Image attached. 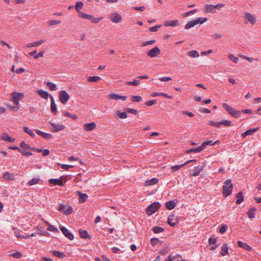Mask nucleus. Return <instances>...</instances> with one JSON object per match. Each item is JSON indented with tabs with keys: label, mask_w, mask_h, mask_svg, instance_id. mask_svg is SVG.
Wrapping results in <instances>:
<instances>
[{
	"label": "nucleus",
	"mask_w": 261,
	"mask_h": 261,
	"mask_svg": "<svg viewBox=\"0 0 261 261\" xmlns=\"http://www.w3.org/2000/svg\"><path fill=\"white\" fill-rule=\"evenodd\" d=\"M101 19H102L101 17L95 18L93 16L91 15V17H90V18L89 20H90L92 22L96 23H98V22H99L100 20Z\"/></svg>",
	"instance_id": "53"
},
{
	"label": "nucleus",
	"mask_w": 261,
	"mask_h": 261,
	"mask_svg": "<svg viewBox=\"0 0 261 261\" xmlns=\"http://www.w3.org/2000/svg\"><path fill=\"white\" fill-rule=\"evenodd\" d=\"M233 185L231 180L229 179H227L223 184L222 193L224 197H227L230 195L232 192Z\"/></svg>",
	"instance_id": "1"
},
{
	"label": "nucleus",
	"mask_w": 261,
	"mask_h": 261,
	"mask_svg": "<svg viewBox=\"0 0 261 261\" xmlns=\"http://www.w3.org/2000/svg\"><path fill=\"white\" fill-rule=\"evenodd\" d=\"M161 206V204L158 202H154L149 205L146 209V213L148 215L154 213Z\"/></svg>",
	"instance_id": "4"
},
{
	"label": "nucleus",
	"mask_w": 261,
	"mask_h": 261,
	"mask_svg": "<svg viewBox=\"0 0 261 261\" xmlns=\"http://www.w3.org/2000/svg\"><path fill=\"white\" fill-rule=\"evenodd\" d=\"M1 139L8 142H14L15 139L10 137L7 134L5 133L2 135Z\"/></svg>",
	"instance_id": "21"
},
{
	"label": "nucleus",
	"mask_w": 261,
	"mask_h": 261,
	"mask_svg": "<svg viewBox=\"0 0 261 261\" xmlns=\"http://www.w3.org/2000/svg\"><path fill=\"white\" fill-rule=\"evenodd\" d=\"M109 97L111 99H115V100L121 99L123 101H125L127 99L126 96L120 95H119L118 94H116V93L110 94L109 95Z\"/></svg>",
	"instance_id": "16"
},
{
	"label": "nucleus",
	"mask_w": 261,
	"mask_h": 261,
	"mask_svg": "<svg viewBox=\"0 0 261 261\" xmlns=\"http://www.w3.org/2000/svg\"><path fill=\"white\" fill-rule=\"evenodd\" d=\"M237 197L238 198V199L236 201V203L237 204H240L243 201L244 199L243 193L242 192H239L237 195Z\"/></svg>",
	"instance_id": "39"
},
{
	"label": "nucleus",
	"mask_w": 261,
	"mask_h": 261,
	"mask_svg": "<svg viewBox=\"0 0 261 261\" xmlns=\"http://www.w3.org/2000/svg\"><path fill=\"white\" fill-rule=\"evenodd\" d=\"M77 194L79 196V202L84 203L88 198V195L86 194L82 193L80 191H77Z\"/></svg>",
	"instance_id": "20"
},
{
	"label": "nucleus",
	"mask_w": 261,
	"mask_h": 261,
	"mask_svg": "<svg viewBox=\"0 0 261 261\" xmlns=\"http://www.w3.org/2000/svg\"><path fill=\"white\" fill-rule=\"evenodd\" d=\"M207 21L206 18L199 17L196 19L189 21L185 26V28L187 30L189 29L196 24L200 23L202 24L204 22Z\"/></svg>",
	"instance_id": "2"
},
{
	"label": "nucleus",
	"mask_w": 261,
	"mask_h": 261,
	"mask_svg": "<svg viewBox=\"0 0 261 261\" xmlns=\"http://www.w3.org/2000/svg\"><path fill=\"white\" fill-rule=\"evenodd\" d=\"M13 232H14L15 236L17 238H21V235H20V233H19V229H18L16 227H13Z\"/></svg>",
	"instance_id": "57"
},
{
	"label": "nucleus",
	"mask_w": 261,
	"mask_h": 261,
	"mask_svg": "<svg viewBox=\"0 0 261 261\" xmlns=\"http://www.w3.org/2000/svg\"><path fill=\"white\" fill-rule=\"evenodd\" d=\"M47 85L51 90H55L56 89V85L51 82H47Z\"/></svg>",
	"instance_id": "55"
},
{
	"label": "nucleus",
	"mask_w": 261,
	"mask_h": 261,
	"mask_svg": "<svg viewBox=\"0 0 261 261\" xmlns=\"http://www.w3.org/2000/svg\"><path fill=\"white\" fill-rule=\"evenodd\" d=\"M231 122L230 121H228L227 120H223L220 122V125L223 124L227 126H229L231 125Z\"/></svg>",
	"instance_id": "60"
},
{
	"label": "nucleus",
	"mask_w": 261,
	"mask_h": 261,
	"mask_svg": "<svg viewBox=\"0 0 261 261\" xmlns=\"http://www.w3.org/2000/svg\"><path fill=\"white\" fill-rule=\"evenodd\" d=\"M37 53V50H35L32 52H30L29 53V55L30 56H34V58L35 59H37L39 57H43L44 54V51H41L39 53V54L37 55L36 54Z\"/></svg>",
	"instance_id": "26"
},
{
	"label": "nucleus",
	"mask_w": 261,
	"mask_h": 261,
	"mask_svg": "<svg viewBox=\"0 0 261 261\" xmlns=\"http://www.w3.org/2000/svg\"><path fill=\"white\" fill-rule=\"evenodd\" d=\"M245 18L246 21L249 22L252 25H254L256 22L255 17L248 12L245 13Z\"/></svg>",
	"instance_id": "13"
},
{
	"label": "nucleus",
	"mask_w": 261,
	"mask_h": 261,
	"mask_svg": "<svg viewBox=\"0 0 261 261\" xmlns=\"http://www.w3.org/2000/svg\"><path fill=\"white\" fill-rule=\"evenodd\" d=\"M204 167L205 165L204 163L195 167L194 169L192 170V172H190V174L193 176H197L200 174V173L204 169Z\"/></svg>",
	"instance_id": "8"
},
{
	"label": "nucleus",
	"mask_w": 261,
	"mask_h": 261,
	"mask_svg": "<svg viewBox=\"0 0 261 261\" xmlns=\"http://www.w3.org/2000/svg\"><path fill=\"white\" fill-rule=\"evenodd\" d=\"M227 228V226L226 225H223L219 228V232L221 233H224V232H226Z\"/></svg>",
	"instance_id": "63"
},
{
	"label": "nucleus",
	"mask_w": 261,
	"mask_h": 261,
	"mask_svg": "<svg viewBox=\"0 0 261 261\" xmlns=\"http://www.w3.org/2000/svg\"><path fill=\"white\" fill-rule=\"evenodd\" d=\"M179 25V23L178 20H168L165 22L164 23V25L165 27H177Z\"/></svg>",
	"instance_id": "19"
},
{
	"label": "nucleus",
	"mask_w": 261,
	"mask_h": 261,
	"mask_svg": "<svg viewBox=\"0 0 261 261\" xmlns=\"http://www.w3.org/2000/svg\"><path fill=\"white\" fill-rule=\"evenodd\" d=\"M158 181V180L154 178H152L150 180H146V184L147 185H154L155 184H156Z\"/></svg>",
	"instance_id": "46"
},
{
	"label": "nucleus",
	"mask_w": 261,
	"mask_h": 261,
	"mask_svg": "<svg viewBox=\"0 0 261 261\" xmlns=\"http://www.w3.org/2000/svg\"><path fill=\"white\" fill-rule=\"evenodd\" d=\"M159 241V240L158 238H152L150 240V243L151 244V245L152 246H155V245H156L158 243Z\"/></svg>",
	"instance_id": "64"
},
{
	"label": "nucleus",
	"mask_w": 261,
	"mask_h": 261,
	"mask_svg": "<svg viewBox=\"0 0 261 261\" xmlns=\"http://www.w3.org/2000/svg\"><path fill=\"white\" fill-rule=\"evenodd\" d=\"M53 254L54 256L58 257L61 258H63L66 256L65 254H64L63 252H60V251H53Z\"/></svg>",
	"instance_id": "37"
},
{
	"label": "nucleus",
	"mask_w": 261,
	"mask_h": 261,
	"mask_svg": "<svg viewBox=\"0 0 261 261\" xmlns=\"http://www.w3.org/2000/svg\"><path fill=\"white\" fill-rule=\"evenodd\" d=\"M3 178L7 180H13L14 179V175L9 172H5L3 175Z\"/></svg>",
	"instance_id": "35"
},
{
	"label": "nucleus",
	"mask_w": 261,
	"mask_h": 261,
	"mask_svg": "<svg viewBox=\"0 0 261 261\" xmlns=\"http://www.w3.org/2000/svg\"><path fill=\"white\" fill-rule=\"evenodd\" d=\"M20 146L21 147L25 149H29L30 148H31L30 145L26 144L24 141L21 142Z\"/></svg>",
	"instance_id": "56"
},
{
	"label": "nucleus",
	"mask_w": 261,
	"mask_h": 261,
	"mask_svg": "<svg viewBox=\"0 0 261 261\" xmlns=\"http://www.w3.org/2000/svg\"><path fill=\"white\" fill-rule=\"evenodd\" d=\"M79 232L81 238H84V239H88V238L90 239V236L88 234V233L86 230L82 229H79Z\"/></svg>",
	"instance_id": "28"
},
{
	"label": "nucleus",
	"mask_w": 261,
	"mask_h": 261,
	"mask_svg": "<svg viewBox=\"0 0 261 261\" xmlns=\"http://www.w3.org/2000/svg\"><path fill=\"white\" fill-rule=\"evenodd\" d=\"M223 107L225 109V110L229 113L232 116L239 118L240 117L241 112L238 110H235L232 107L229 106L226 103L223 104Z\"/></svg>",
	"instance_id": "3"
},
{
	"label": "nucleus",
	"mask_w": 261,
	"mask_h": 261,
	"mask_svg": "<svg viewBox=\"0 0 261 261\" xmlns=\"http://www.w3.org/2000/svg\"><path fill=\"white\" fill-rule=\"evenodd\" d=\"M36 131L38 135L41 136L44 139H46L47 140H50L52 138V135L50 134L42 132L38 129L36 130Z\"/></svg>",
	"instance_id": "22"
},
{
	"label": "nucleus",
	"mask_w": 261,
	"mask_h": 261,
	"mask_svg": "<svg viewBox=\"0 0 261 261\" xmlns=\"http://www.w3.org/2000/svg\"><path fill=\"white\" fill-rule=\"evenodd\" d=\"M38 94L42 98L44 99H47L49 96V93L43 90H39L37 91Z\"/></svg>",
	"instance_id": "30"
},
{
	"label": "nucleus",
	"mask_w": 261,
	"mask_h": 261,
	"mask_svg": "<svg viewBox=\"0 0 261 261\" xmlns=\"http://www.w3.org/2000/svg\"><path fill=\"white\" fill-rule=\"evenodd\" d=\"M96 126L95 122H91L86 123L84 125V129L86 131H91L94 129Z\"/></svg>",
	"instance_id": "18"
},
{
	"label": "nucleus",
	"mask_w": 261,
	"mask_h": 261,
	"mask_svg": "<svg viewBox=\"0 0 261 261\" xmlns=\"http://www.w3.org/2000/svg\"><path fill=\"white\" fill-rule=\"evenodd\" d=\"M167 223L171 226H174L178 224V220L173 215H170L168 218Z\"/></svg>",
	"instance_id": "11"
},
{
	"label": "nucleus",
	"mask_w": 261,
	"mask_h": 261,
	"mask_svg": "<svg viewBox=\"0 0 261 261\" xmlns=\"http://www.w3.org/2000/svg\"><path fill=\"white\" fill-rule=\"evenodd\" d=\"M117 114L121 119H125L127 117V114L125 112H121L120 111H117Z\"/></svg>",
	"instance_id": "47"
},
{
	"label": "nucleus",
	"mask_w": 261,
	"mask_h": 261,
	"mask_svg": "<svg viewBox=\"0 0 261 261\" xmlns=\"http://www.w3.org/2000/svg\"><path fill=\"white\" fill-rule=\"evenodd\" d=\"M44 41H45L44 40H40L38 41H36L31 43H28L25 45V46L27 47H32L34 46H39L43 43Z\"/></svg>",
	"instance_id": "25"
},
{
	"label": "nucleus",
	"mask_w": 261,
	"mask_h": 261,
	"mask_svg": "<svg viewBox=\"0 0 261 261\" xmlns=\"http://www.w3.org/2000/svg\"><path fill=\"white\" fill-rule=\"evenodd\" d=\"M101 78L99 76H89L88 79V81L90 82H97Z\"/></svg>",
	"instance_id": "45"
},
{
	"label": "nucleus",
	"mask_w": 261,
	"mask_h": 261,
	"mask_svg": "<svg viewBox=\"0 0 261 261\" xmlns=\"http://www.w3.org/2000/svg\"><path fill=\"white\" fill-rule=\"evenodd\" d=\"M110 19L114 23H119L121 21L122 17L119 14L115 13L110 16Z\"/></svg>",
	"instance_id": "14"
},
{
	"label": "nucleus",
	"mask_w": 261,
	"mask_h": 261,
	"mask_svg": "<svg viewBox=\"0 0 261 261\" xmlns=\"http://www.w3.org/2000/svg\"><path fill=\"white\" fill-rule=\"evenodd\" d=\"M65 178L64 176H62L60 179H50L49 180V182L50 184H53L54 185H59L60 186H62L63 185V182L62 180Z\"/></svg>",
	"instance_id": "17"
},
{
	"label": "nucleus",
	"mask_w": 261,
	"mask_h": 261,
	"mask_svg": "<svg viewBox=\"0 0 261 261\" xmlns=\"http://www.w3.org/2000/svg\"><path fill=\"white\" fill-rule=\"evenodd\" d=\"M83 3L82 2L79 1L76 3L75 7L76 10L79 13V14H80V12H81L80 11V10L83 8Z\"/></svg>",
	"instance_id": "41"
},
{
	"label": "nucleus",
	"mask_w": 261,
	"mask_h": 261,
	"mask_svg": "<svg viewBox=\"0 0 261 261\" xmlns=\"http://www.w3.org/2000/svg\"><path fill=\"white\" fill-rule=\"evenodd\" d=\"M59 97L60 101L64 105H65L69 99V95L65 90H61Z\"/></svg>",
	"instance_id": "7"
},
{
	"label": "nucleus",
	"mask_w": 261,
	"mask_h": 261,
	"mask_svg": "<svg viewBox=\"0 0 261 261\" xmlns=\"http://www.w3.org/2000/svg\"><path fill=\"white\" fill-rule=\"evenodd\" d=\"M23 131L33 137H34L35 136V135L33 133V132L30 128H29L28 127H27V126L24 127Z\"/></svg>",
	"instance_id": "42"
},
{
	"label": "nucleus",
	"mask_w": 261,
	"mask_h": 261,
	"mask_svg": "<svg viewBox=\"0 0 261 261\" xmlns=\"http://www.w3.org/2000/svg\"><path fill=\"white\" fill-rule=\"evenodd\" d=\"M142 98L140 96H132V101L133 102H140L142 100Z\"/></svg>",
	"instance_id": "58"
},
{
	"label": "nucleus",
	"mask_w": 261,
	"mask_h": 261,
	"mask_svg": "<svg viewBox=\"0 0 261 261\" xmlns=\"http://www.w3.org/2000/svg\"><path fill=\"white\" fill-rule=\"evenodd\" d=\"M58 165L61 166V168L63 169H64L65 170H68L69 168H71L74 167L73 165H70L61 164L60 163H58Z\"/></svg>",
	"instance_id": "50"
},
{
	"label": "nucleus",
	"mask_w": 261,
	"mask_h": 261,
	"mask_svg": "<svg viewBox=\"0 0 261 261\" xmlns=\"http://www.w3.org/2000/svg\"><path fill=\"white\" fill-rule=\"evenodd\" d=\"M50 98H51V111L53 112H54L55 114H56V112H57V108H56V104L55 103V100H54V99L53 97L51 95H50Z\"/></svg>",
	"instance_id": "36"
},
{
	"label": "nucleus",
	"mask_w": 261,
	"mask_h": 261,
	"mask_svg": "<svg viewBox=\"0 0 261 261\" xmlns=\"http://www.w3.org/2000/svg\"><path fill=\"white\" fill-rule=\"evenodd\" d=\"M23 97V94L22 93L14 92L11 94V100L16 105L19 104V100H21Z\"/></svg>",
	"instance_id": "5"
},
{
	"label": "nucleus",
	"mask_w": 261,
	"mask_h": 261,
	"mask_svg": "<svg viewBox=\"0 0 261 261\" xmlns=\"http://www.w3.org/2000/svg\"><path fill=\"white\" fill-rule=\"evenodd\" d=\"M202 150H203V147L201 145H200L199 146L197 147L196 148L188 150L186 152L188 153H192V152L196 153V152H199L201 151H202Z\"/></svg>",
	"instance_id": "29"
},
{
	"label": "nucleus",
	"mask_w": 261,
	"mask_h": 261,
	"mask_svg": "<svg viewBox=\"0 0 261 261\" xmlns=\"http://www.w3.org/2000/svg\"><path fill=\"white\" fill-rule=\"evenodd\" d=\"M203 10L205 13H215L216 12V10H214L213 5L210 4H206L204 5Z\"/></svg>",
	"instance_id": "15"
},
{
	"label": "nucleus",
	"mask_w": 261,
	"mask_h": 261,
	"mask_svg": "<svg viewBox=\"0 0 261 261\" xmlns=\"http://www.w3.org/2000/svg\"><path fill=\"white\" fill-rule=\"evenodd\" d=\"M60 229L63 234L70 240H73L74 239L73 235L65 227L60 226Z\"/></svg>",
	"instance_id": "10"
},
{
	"label": "nucleus",
	"mask_w": 261,
	"mask_h": 261,
	"mask_svg": "<svg viewBox=\"0 0 261 261\" xmlns=\"http://www.w3.org/2000/svg\"><path fill=\"white\" fill-rule=\"evenodd\" d=\"M221 254L223 256L228 254V247L226 244L222 246Z\"/></svg>",
	"instance_id": "31"
},
{
	"label": "nucleus",
	"mask_w": 261,
	"mask_h": 261,
	"mask_svg": "<svg viewBox=\"0 0 261 261\" xmlns=\"http://www.w3.org/2000/svg\"><path fill=\"white\" fill-rule=\"evenodd\" d=\"M47 230L50 231H53V232H59V231L58 230V229L55 227L54 226L50 224L48 226V228H47Z\"/></svg>",
	"instance_id": "51"
},
{
	"label": "nucleus",
	"mask_w": 261,
	"mask_h": 261,
	"mask_svg": "<svg viewBox=\"0 0 261 261\" xmlns=\"http://www.w3.org/2000/svg\"><path fill=\"white\" fill-rule=\"evenodd\" d=\"M256 211V208L254 207L251 208L248 212L247 215L249 218H254L255 217V212Z\"/></svg>",
	"instance_id": "34"
},
{
	"label": "nucleus",
	"mask_w": 261,
	"mask_h": 261,
	"mask_svg": "<svg viewBox=\"0 0 261 261\" xmlns=\"http://www.w3.org/2000/svg\"><path fill=\"white\" fill-rule=\"evenodd\" d=\"M79 15L82 18H84L88 20L90 19L91 17V15L87 14L83 12H80Z\"/></svg>",
	"instance_id": "49"
},
{
	"label": "nucleus",
	"mask_w": 261,
	"mask_h": 261,
	"mask_svg": "<svg viewBox=\"0 0 261 261\" xmlns=\"http://www.w3.org/2000/svg\"><path fill=\"white\" fill-rule=\"evenodd\" d=\"M165 206L167 209L171 210L175 207V203L173 201H168L166 202Z\"/></svg>",
	"instance_id": "33"
},
{
	"label": "nucleus",
	"mask_w": 261,
	"mask_h": 261,
	"mask_svg": "<svg viewBox=\"0 0 261 261\" xmlns=\"http://www.w3.org/2000/svg\"><path fill=\"white\" fill-rule=\"evenodd\" d=\"M257 129H258V128L249 129V130L246 131L245 132L243 133L242 134V136L243 137L245 138L248 135H251L253 133H255Z\"/></svg>",
	"instance_id": "32"
},
{
	"label": "nucleus",
	"mask_w": 261,
	"mask_h": 261,
	"mask_svg": "<svg viewBox=\"0 0 261 261\" xmlns=\"http://www.w3.org/2000/svg\"><path fill=\"white\" fill-rule=\"evenodd\" d=\"M164 261H185L180 256L169 255Z\"/></svg>",
	"instance_id": "23"
},
{
	"label": "nucleus",
	"mask_w": 261,
	"mask_h": 261,
	"mask_svg": "<svg viewBox=\"0 0 261 261\" xmlns=\"http://www.w3.org/2000/svg\"><path fill=\"white\" fill-rule=\"evenodd\" d=\"M101 19H102L101 17L95 18L93 16L91 15V17H90V18L89 20H90L92 22L96 23H98V22H99L100 20Z\"/></svg>",
	"instance_id": "52"
},
{
	"label": "nucleus",
	"mask_w": 261,
	"mask_h": 261,
	"mask_svg": "<svg viewBox=\"0 0 261 261\" xmlns=\"http://www.w3.org/2000/svg\"><path fill=\"white\" fill-rule=\"evenodd\" d=\"M50 124L53 127V128L51 129V130L54 133H57L60 130H63L65 128V126L63 124H56L53 122H50Z\"/></svg>",
	"instance_id": "12"
},
{
	"label": "nucleus",
	"mask_w": 261,
	"mask_h": 261,
	"mask_svg": "<svg viewBox=\"0 0 261 261\" xmlns=\"http://www.w3.org/2000/svg\"><path fill=\"white\" fill-rule=\"evenodd\" d=\"M61 23V21L60 20H49L48 21V23L49 25H55V24H59Z\"/></svg>",
	"instance_id": "61"
},
{
	"label": "nucleus",
	"mask_w": 261,
	"mask_h": 261,
	"mask_svg": "<svg viewBox=\"0 0 261 261\" xmlns=\"http://www.w3.org/2000/svg\"><path fill=\"white\" fill-rule=\"evenodd\" d=\"M58 210L65 215H69L73 212L71 206L65 204H60Z\"/></svg>",
	"instance_id": "6"
},
{
	"label": "nucleus",
	"mask_w": 261,
	"mask_h": 261,
	"mask_svg": "<svg viewBox=\"0 0 261 261\" xmlns=\"http://www.w3.org/2000/svg\"><path fill=\"white\" fill-rule=\"evenodd\" d=\"M190 163H191V161H187L184 164L180 165L172 166L171 167V170L173 172L179 170V169H180L181 168L184 167L185 166L187 165L188 164H189Z\"/></svg>",
	"instance_id": "27"
},
{
	"label": "nucleus",
	"mask_w": 261,
	"mask_h": 261,
	"mask_svg": "<svg viewBox=\"0 0 261 261\" xmlns=\"http://www.w3.org/2000/svg\"><path fill=\"white\" fill-rule=\"evenodd\" d=\"M152 231L155 233H158L164 231V229L162 227L155 226L152 228Z\"/></svg>",
	"instance_id": "43"
},
{
	"label": "nucleus",
	"mask_w": 261,
	"mask_h": 261,
	"mask_svg": "<svg viewBox=\"0 0 261 261\" xmlns=\"http://www.w3.org/2000/svg\"><path fill=\"white\" fill-rule=\"evenodd\" d=\"M228 58H229V59L231 61H232V62H234V63H238V61H239V59H238L237 57H236L234 56H233V55H232V54H230V55H229V56H228Z\"/></svg>",
	"instance_id": "54"
},
{
	"label": "nucleus",
	"mask_w": 261,
	"mask_h": 261,
	"mask_svg": "<svg viewBox=\"0 0 261 261\" xmlns=\"http://www.w3.org/2000/svg\"><path fill=\"white\" fill-rule=\"evenodd\" d=\"M188 55L192 58H197L199 57V55L198 52L196 50H193L190 51L187 53Z\"/></svg>",
	"instance_id": "38"
},
{
	"label": "nucleus",
	"mask_w": 261,
	"mask_h": 261,
	"mask_svg": "<svg viewBox=\"0 0 261 261\" xmlns=\"http://www.w3.org/2000/svg\"><path fill=\"white\" fill-rule=\"evenodd\" d=\"M11 256L16 258H19L22 256V254L20 252L17 251L16 252L12 253Z\"/></svg>",
	"instance_id": "62"
},
{
	"label": "nucleus",
	"mask_w": 261,
	"mask_h": 261,
	"mask_svg": "<svg viewBox=\"0 0 261 261\" xmlns=\"http://www.w3.org/2000/svg\"><path fill=\"white\" fill-rule=\"evenodd\" d=\"M40 180V179L39 178H34L28 182V185L29 186H33L36 185L39 182Z\"/></svg>",
	"instance_id": "44"
},
{
	"label": "nucleus",
	"mask_w": 261,
	"mask_h": 261,
	"mask_svg": "<svg viewBox=\"0 0 261 261\" xmlns=\"http://www.w3.org/2000/svg\"><path fill=\"white\" fill-rule=\"evenodd\" d=\"M152 96L155 97L158 96H163L165 97H167L168 98H171L172 96H170L166 93H162V92H154L152 95Z\"/></svg>",
	"instance_id": "40"
},
{
	"label": "nucleus",
	"mask_w": 261,
	"mask_h": 261,
	"mask_svg": "<svg viewBox=\"0 0 261 261\" xmlns=\"http://www.w3.org/2000/svg\"><path fill=\"white\" fill-rule=\"evenodd\" d=\"M161 53V50L157 46H155L148 51L147 54L150 58H153L158 56Z\"/></svg>",
	"instance_id": "9"
},
{
	"label": "nucleus",
	"mask_w": 261,
	"mask_h": 261,
	"mask_svg": "<svg viewBox=\"0 0 261 261\" xmlns=\"http://www.w3.org/2000/svg\"><path fill=\"white\" fill-rule=\"evenodd\" d=\"M140 82L138 80H134L132 82H126V84L127 85H134V86H137L139 84H140Z\"/></svg>",
	"instance_id": "48"
},
{
	"label": "nucleus",
	"mask_w": 261,
	"mask_h": 261,
	"mask_svg": "<svg viewBox=\"0 0 261 261\" xmlns=\"http://www.w3.org/2000/svg\"><path fill=\"white\" fill-rule=\"evenodd\" d=\"M155 41L154 40H149V41H144L142 43V45L143 46H145L148 45H151L155 43Z\"/></svg>",
	"instance_id": "59"
},
{
	"label": "nucleus",
	"mask_w": 261,
	"mask_h": 261,
	"mask_svg": "<svg viewBox=\"0 0 261 261\" xmlns=\"http://www.w3.org/2000/svg\"><path fill=\"white\" fill-rule=\"evenodd\" d=\"M238 245L239 247L248 251H251L252 250V247L249 246L247 244L243 243L241 241L238 242Z\"/></svg>",
	"instance_id": "24"
}]
</instances>
